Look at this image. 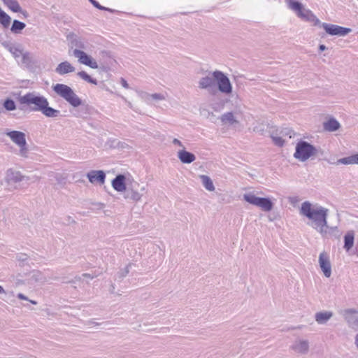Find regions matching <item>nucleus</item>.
<instances>
[{
    "label": "nucleus",
    "mask_w": 358,
    "mask_h": 358,
    "mask_svg": "<svg viewBox=\"0 0 358 358\" xmlns=\"http://www.w3.org/2000/svg\"><path fill=\"white\" fill-rule=\"evenodd\" d=\"M301 213L313 222L312 227L317 231L327 226L328 209L322 206L312 208L309 201H305L301 204Z\"/></svg>",
    "instance_id": "obj_1"
},
{
    "label": "nucleus",
    "mask_w": 358,
    "mask_h": 358,
    "mask_svg": "<svg viewBox=\"0 0 358 358\" xmlns=\"http://www.w3.org/2000/svg\"><path fill=\"white\" fill-rule=\"evenodd\" d=\"M286 2L288 8L303 20L311 22L314 26H320L322 23L310 10L305 8L301 2L296 0H286Z\"/></svg>",
    "instance_id": "obj_2"
},
{
    "label": "nucleus",
    "mask_w": 358,
    "mask_h": 358,
    "mask_svg": "<svg viewBox=\"0 0 358 358\" xmlns=\"http://www.w3.org/2000/svg\"><path fill=\"white\" fill-rule=\"evenodd\" d=\"M20 105L30 107L32 111H41L48 99L43 95L37 94L34 92H27L23 96H20L17 99Z\"/></svg>",
    "instance_id": "obj_3"
},
{
    "label": "nucleus",
    "mask_w": 358,
    "mask_h": 358,
    "mask_svg": "<svg viewBox=\"0 0 358 358\" xmlns=\"http://www.w3.org/2000/svg\"><path fill=\"white\" fill-rule=\"evenodd\" d=\"M54 92L67 101L71 106L76 108L82 104L81 99L68 85L64 84H56L53 86Z\"/></svg>",
    "instance_id": "obj_4"
},
{
    "label": "nucleus",
    "mask_w": 358,
    "mask_h": 358,
    "mask_svg": "<svg viewBox=\"0 0 358 358\" xmlns=\"http://www.w3.org/2000/svg\"><path fill=\"white\" fill-rule=\"evenodd\" d=\"M54 92L67 101L71 106L76 108L82 104L81 99L68 85L64 84H56L53 86Z\"/></svg>",
    "instance_id": "obj_5"
},
{
    "label": "nucleus",
    "mask_w": 358,
    "mask_h": 358,
    "mask_svg": "<svg viewBox=\"0 0 358 358\" xmlns=\"http://www.w3.org/2000/svg\"><path fill=\"white\" fill-rule=\"evenodd\" d=\"M316 152V148L307 141H300L296 143L294 157L301 162H305Z\"/></svg>",
    "instance_id": "obj_6"
},
{
    "label": "nucleus",
    "mask_w": 358,
    "mask_h": 358,
    "mask_svg": "<svg viewBox=\"0 0 358 358\" xmlns=\"http://www.w3.org/2000/svg\"><path fill=\"white\" fill-rule=\"evenodd\" d=\"M243 199L248 203L261 208L264 211L272 210L273 203L269 198L258 197L252 193L245 194Z\"/></svg>",
    "instance_id": "obj_7"
},
{
    "label": "nucleus",
    "mask_w": 358,
    "mask_h": 358,
    "mask_svg": "<svg viewBox=\"0 0 358 358\" xmlns=\"http://www.w3.org/2000/svg\"><path fill=\"white\" fill-rule=\"evenodd\" d=\"M212 76L215 78V82L217 85L220 92L225 94H229L232 92V85L229 78L221 71H214Z\"/></svg>",
    "instance_id": "obj_8"
},
{
    "label": "nucleus",
    "mask_w": 358,
    "mask_h": 358,
    "mask_svg": "<svg viewBox=\"0 0 358 358\" xmlns=\"http://www.w3.org/2000/svg\"><path fill=\"white\" fill-rule=\"evenodd\" d=\"M140 184L132 178H128V185L124 191V198L134 202L139 201L143 194L139 192Z\"/></svg>",
    "instance_id": "obj_9"
},
{
    "label": "nucleus",
    "mask_w": 358,
    "mask_h": 358,
    "mask_svg": "<svg viewBox=\"0 0 358 358\" xmlns=\"http://www.w3.org/2000/svg\"><path fill=\"white\" fill-rule=\"evenodd\" d=\"M331 36H345L351 32V29L339 25L322 22L320 25Z\"/></svg>",
    "instance_id": "obj_10"
},
{
    "label": "nucleus",
    "mask_w": 358,
    "mask_h": 358,
    "mask_svg": "<svg viewBox=\"0 0 358 358\" xmlns=\"http://www.w3.org/2000/svg\"><path fill=\"white\" fill-rule=\"evenodd\" d=\"M73 55L75 57L78 58V62L80 64L90 66L94 69H98L99 66L97 62L83 50L75 49L73 51Z\"/></svg>",
    "instance_id": "obj_11"
},
{
    "label": "nucleus",
    "mask_w": 358,
    "mask_h": 358,
    "mask_svg": "<svg viewBox=\"0 0 358 358\" xmlns=\"http://www.w3.org/2000/svg\"><path fill=\"white\" fill-rule=\"evenodd\" d=\"M198 87L201 90H208L211 94H214L215 92L216 83L213 76H212V72L200 78L198 83Z\"/></svg>",
    "instance_id": "obj_12"
},
{
    "label": "nucleus",
    "mask_w": 358,
    "mask_h": 358,
    "mask_svg": "<svg viewBox=\"0 0 358 358\" xmlns=\"http://www.w3.org/2000/svg\"><path fill=\"white\" fill-rule=\"evenodd\" d=\"M318 232L324 237L327 238H334L339 239L341 236V231L339 230L338 227H330L327 223V226L320 229Z\"/></svg>",
    "instance_id": "obj_13"
},
{
    "label": "nucleus",
    "mask_w": 358,
    "mask_h": 358,
    "mask_svg": "<svg viewBox=\"0 0 358 358\" xmlns=\"http://www.w3.org/2000/svg\"><path fill=\"white\" fill-rule=\"evenodd\" d=\"M113 188L117 192H124L128 185V178L123 174H118L112 180Z\"/></svg>",
    "instance_id": "obj_14"
},
{
    "label": "nucleus",
    "mask_w": 358,
    "mask_h": 358,
    "mask_svg": "<svg viewBox=\"0 0 358 358\" xmlns=\"http://www.w3.org/2000/svg\"><path fill=\"white\" fill-rule=\"evenodd\" d=\"M319 264L324 275L329 278L331 275V266L329 257L324 252L320 254Z\"/></svg>",
    "instance_id": "obj_15"
},
{
    "label": "nucleus",
    "mask_w": 358,
    "mask_h": 358,
    "mask_svg": "<svg viewBox=\"0 0 358 358\" xmlns=\"http://www.w3.org/2000/svg\"><path fill=\"white\" fill-rule=\"evenodd\" d=\"M1 45L12 54L15 59H17L22 55V49L20 45L13 43L10 41H1Z\"/></svg>",
    "instance_id": "obj_16"
},
{
    "label": "nucleus",
    "mask_w": 358,
    "mask_h": 358,
    "mask_svg": "<svg viewBox=\"0 0 358 358\" xmlns=\"http://www.w3.org/2000/svg\"><path fill=\"white\" fill-rule=\"evenodd\" d=\"M6 134L18 146H26L25 134L19 131H8Z\"/></svg>",
    "instance_id": "obj_17"
},
{
    "label": "nucleus",
    "mask_w": 358,
    "mask_h": 358,
    "mask_svg": "<svg viewBox=\"0 0 358 358\" xmlns=\"http://www.w3.org/2000/svg\"><path fill=\"white\" fill-rule=\"evenodd\" d=\"M87 178L91 183L103 184L106 180V173L101 170H92L87 173Z\"/></svg>",
    "instance_id": "obj_18"
},
{
    "label": "nucleus",
    "mask_w": 358,
    "mask_h": 358,
    "mask_svg": "<svg viewBox=\"0 0 358 358\" xmlns=\"http://www.w3.org/2000/svg\"><path fill=\"white\" fill-rule=\"evenodd\" d=\"M75 67L69 62L64 61L57 65L55 69V72L59 75H64L69 73L74 72Z\"/></svg>",
    "instance_id": "obj_19"
},
{
    "label": "nucleus",
    "mask_w": 358,
    "mask_h": 358,
    "mask_svg": "<svg viewBox=\"0 0 358 358\" xmlns=\"http://www.w3.org/2000/svg\"><path fill=\"white\" fill-rule=\"evenodd\" d=\"M292 348L297 353L305 354L308 351L309 343L306 340H297L292 345Z\"/></svg>",
    "instance_id": "obj_20"
},
{
    "label": "nucleus",
    "mask_w": 358,
    "mask_h": 358,
    "mask_svg": "<svg viewBox=\"0 0 358 358\" xmlns=\"http://www.w3.org/2000/svg\"><path fill=\"white\" fill-rule=\"evenodd\" d=\"M178 157L179 159L184 164H190L193 162L196 157L195 155L187 150H182L178 152Z\"/></svg>",
    "instance_id": "obj_21"
},
{
    "label": "nucleus",
    "mask_w": 358,
    "mask_h": 358,
    "mask_svg": "<svg viewBox=\"0 0 358 358\" xmlns=\"http://www.w3.org/2000/svg\"><path fill=\"white\" fill-rule=\"evenodd\" d=\"M340 123L334 117H331L327 122H324L323 124L324 129L325 131L330 132L337 131L340 128Z\"/></svg>",
    "instance_id": "obj_22"
},
{
    "label": "nucleus",
    "mask_w": 358,
    "mask_h": 358,
    "mask_svg": "<svg viewBox=\"0 0 358 358\" xmlns=\"http://www.w3.org/2000/svg\"><path fill=\"white\" fill-rule=\"evenodd\" d=\"M41 112L48 117H57L60 114L59 110L49 106L48 101H46Z\"/></svg>",
    "instance_id": "obj_23"
},
{
    "label": "nucleus",
    "mask_w": 358,
    "mask_h": 358,
    "mask_svg": "<svg viewBox=\"0 0 358 358\" xmlns=\"http://www.w3.org/2000/svg\"><path fill=\"white\" fill-rule=\"evenodd\" d=\"M355 233L353 231H348L344 236V249L349 251L354 245Z\"/></svg>",
    "instance_id": "obj_24"
},
{
    "label": "nucleus",
    "mask_w": 358,
    "mask_h": 358,
    "mask_svg": "<svg viewBox=\"0 0 358 358\" xmlns=\"http://www.w3.org/2000/svg\"><path fill=\"white\" fill-rule=\"evenodd\" d=\"M333 315L330 311L318 312L315 314V318L318 324H325Z\"/></svg>",
    "instance_id": "obj_25"
},
{
    "label": "nucleus",
    "mask_w": 358,
    "mask_h": 358,
    "mask_svg": "<svg viewBox=\"0 0 358 358\" xmlns=\"http://www.w3.org/2000/svg\"><path fill=\"white\" fill-rule=\"evenodd\" d=\"M25 27V23L18 20H14L10 27V31L14 34H20Z\"/></svg>",
    "instance_id": "obj_26"
},
{
    "label": "nucleus",
    "mask_w": 358,
    "mask_h": 358,
    "mask_svg": "<svg viewBox=\"0 0 358 358\" xmlns=\"http://www.w3.org/2000/svg\"><path fill=\"white\" fill-rule=\"evenodd\" d=\"M336 164H358V154L339 159Z\"/></svg>",
    "instance_id": "obj_27"
},
{
    "label": "nucleus",
    "mask_w": 358,
    "mask_h": 358,
    "mask_svg": "<svg viewBox=\"0 0 358 358\" xmlns=\"http://www.w3.org/2000/svg\"><path fill=\"white\" fill-rule=\"evenodd\" d=\"M26 177L22 176L20 172L8 170L7 172V178L9 181L17 182L23 181Z\"/></svg>",
    "instance_id": "obj_28"
},
{
    "label": "nucleus",
    "mask_w": 358,
    "mask_h": 358,
    "mask_svg": "<svg viewBox=\"0 0 358 358\" xmlns=\"http://www.w3.org/2000/svg\"><path fill=\"white\" fill-rule=\"evenodd\" d=\"M14 13H22V8L16 0H1Z\"/></svg>",
    "instance_id": "obj_29"
},
{
    "label": "nucleus",
    "mask_w": 358,
    "mask_h": 358,
    "mask_svg": "<svg viewBox=\"0 0 358 358\" xmlns=\"http://www.w3.org/2000/svg\"><path fill=\"white\" fill-rule=\"evenodd\" d=\"M72 45H74L76 48L80 50H86L87 48V41L85 39L76 36L71 41Z\"/></svg>",
    "instance_id": "obj_30"
},
{
    "label": "nucleus",
    "mask_w": 358,
    "mask_h": 358,
    "mask_svg": "<svg viewBox=\"0 0 358 358\" xmlns=\"http://www.w3.org/2000/svg\"><path fill=\"white\" fill-rule=\"evenodd\" d=\"M200 178L203 187L208 191L212 192L215 190L213 182L210 178L206 175L200 176Z\"/></svg>",
    "instance_id": "obj_31"
},
{
    "label": "nucleus",
    "mask_w": 358,
    "mask_h": 358,
    "mask_svg": "<svg viewBox=\"0 0 358 358\" xmlns=\"http://www.w3.org/2000/svg\"><path fill=\"white\" fill-rule=\"evenodd\" d=\"M220 120L222 122L229 123L231 125L238 122V121L234 117V113L232 112H227L224 113L221 116Z\"/></svg>",
    "instance_id": "obj_32"
},
{
    "label": "nucleus",
    "mask_w": 358,
    "mask_h": 358,
    "mask_svg": "<svg viewBox=\"0 0 358 358\" xmlns=\"http://www.w3.org/2000/svg\"><path fill=\"white\" fill-rule=\"evenodd\" d=\"M80 78L84 80L85 81L97 85V80L93 78H92L90 75H88L85 71H79L77 74Z\"/></svg>",
    "instance_id": "obj_33"
},
{
    "label": "nucleus",
    "mask_w": 358,
    "mask_h": 358,
    "mask_svg": "<svg viewBox=\"0 0 358 358\" xmlns=\"http://www.w3.org/2000/svg\"><path fill=\"white\" fill-rule=\"evenodd\" d=\"M131 266H132L131 264H129L124 268L119 271L116 274L115 278L121 280L123 278H124L129 273V270H130Z\"/></svg>",
    "instance_id": "obj_34"
},
{
    "label": "nucleus",
    "mask_w": 358,
    "mask_h": 358,
    "mask_svg": "<svg viewBox=\"0 0 358 358\" xmlns=\"http://www.w3.org/2000/svg\"><path fill=\"white\" fill-rule=\"evenodd\" d=\"M3 106L5 109L8 111H12L16 109V104L15 101L10 98H8L4 101Z\"/></svg>",
    "instance_id": "obj_35"
},
{
    "label": "nucleus",
    "mask_w": 358,
    "mask_h": 358,
    "mask_svg": "<svg viewBox=\"0 0 358 358\" xmlns=\"http://www.w3.org/2000/svg\"><path fill=\"white\" fill-rule=\"evenodd\" d=\"M20 57L22 64H29L31 63V56L29 52H22Z\"/></svg>",
    "instance_id": "obj_36"
},
{
    "label": "nucleus",
    "mask_w": 358,
    "mask_h": 358,
    "mask_svg": "<svg viewBox=\"0 0 358 358\" xmlns=\"http://www.w3.org/2000/svg\"><path fill=\"white\" fill-rule=\"evenodd\" d=\"M271 138L275 145L279 147L283 146L285 141L281 137L272 136Z\"/></svg>",
    "instance_id": "obj_37"
},
{
    "label": "nucleus",
    "mask_w": 358,
    "mask_h": 358,
    "mask_svg": "<svg viewBox=\"0 0 358 358\" xmlns=\"http://www.w3.org/2000/svg\"><path fill=\"white\" fill-rule=\"evenodd\" d=\"M150 97L154 100H164L165 99V96L162 94L155 93L150 95Z\"/></svg>",
    "instance_id": "obj_38"
},
{
    "label": "nucleus",
    "mask_w": 358,
    "mask_h": 358,
    "mask_svg": "<svg viewBox=\"0 0 358 358\" xmlns=\"http://www.w3.org/2000/svg\"><path fill=\"white\" fill-rule=\"evenodd\" d=\"M89 1L96 8L99 9V10H103V9H106L105 8V6H103L101 5H100V3L96 1V0H89Z\"/></svg>",
    "instance_id": "obj_39"
},
{
    "label": "nucleus",
    "mask_w": 358,
    "mask_h": 358,
    "mask_svg": "<svg viewBox=\"0 0 358 358\" xmlns=\"http://www.w3.org/2000/svg\"><path fill=\"white\" fill-rule=\"evenodd\" d=\"M17 259L19 262H24L28 259V256L26 254H19L17 256Z\"/></svg>",
    "instance_id": "obj_40"
},
{
    "label": "nucleus",
    "mask_w": 358,
    "mask_h": 358,
    "mask_svg": "<svg viewBox=\"0 0 358 358\" xmlns=\"http://www.w3.org/2000/svg\"><path fill=\"white\" fill-rule=\"evenodd\" d=\"M20 147V155L23 157L25 156L26 153H27V145L26 146H19Z\"/></svg>",
    "instance_id": "obj_41"
},
{
    "label": "nucleus",
    "mask_w": 358,
    "mask_h": 358,
    "mask_svg": "<svg viewBox=\"0 0 358 358\" xmlns=\"http://www.w3.org/2000/svg\"><path fill=\"white\" fill-rule=\"evenodd\" d=\"M173 143L174 145H178V146H180V147H183V145H182V142L180 141H179L178 139H177V138H174L173 140Z\"/></svg>",
    "instance_id": "obj_42"
},
{
    "label": "nucleus",
    "mask_w": 358,
    "mask_h": 358,
    "mask_svg": "<svg viewBox=\"0 0 358 358\" xmlns=\"http://www.w3.org/2000/svg\"><path fill=\"white\" fill-rule=\"evenodd\" d=\"M17 298L22 300H28L27 297L22 293L17 294Z\"/></svg>",
    "instance_id": "obj_43"
},
{
    "label": "nucleus",
    "mask_w": 358,
    "mask_h": 358,
    "mask_svg": "<svg viewBox=\"0 0 358 358\" xmlns=\"http://www.w3.org/2000/svg\"><path fill=\"white\" fill-rule=\"evenodd\" d=\"M122 85L124 87L128 88V84L125 80H124V79L122 80Z\"/></svg>",
    "instance_id": "obj_44"
},
{
    "label": "nucleus",
    "mask_w": 358,
    "mask_h": 358,
    "mask_svg": "<svg viewBox=\"0 0 358 358\" xmlns=\"http://www.w3.org/2000/svg\"><path fill=\"white\" fill-rule=\"evenodd\" d=\"M345 314L355 313V310L353 309H347L345 310Z\"/></svg>",
    "instance_id": "obj_45"
},
{
    "label": "nucleus",
    "mask_w": 358,
    "mask_h": 358,
    "mask_svg": "<svg viewBox=\"0 0 358 358\" xmlns=\"http://www.w3.org/2000/svg\"><path fill=\"white\" fill-rule=\"evenodd\" d=\"M106 9H103V10H106L110 13H115L117 12L115 10L111 9L110 8L105 7Z\"/></svg>",
    "instance_id": "obj_46"
},
{
    "label": "nucleus",
    "mask_w": 358,
    "mask_h": 358,
    "mask_svg": "<svg viewBox=\"0 0 358 358\" xmlns=\"http://www.w3.org/2000/svg\"><path fill=\"white\" fill-rule=\"evenodd\" d=\"M355 344L358 350V334L355 336Z\"/></svg>",
    "instance_id": "obj_47"
},
{
    "label": "nucleus",
    "mask_w": 358,
    "mask_h": 358,
    "mask_svg": "<svg viewBox=\"0 0 358 358\" xmlns=\"http://www.w3.org/2000/svg\"><path fill=\"white\" fill-rule=\"evenodd\" d=\"M326 48H327L326 46L324 45H323V44H321L319 46V50L320 51H324V50H326Z\"/></svg>",
    "instance_id": "obj_48"
},
{
    "label": "nucleus",
    "mask_w": 358,
    "mask_h": 358,
    "mask_svg": "<svg viewBox=\"0 0 358 358\" xmlns=\"http://www.w3.org/2000/svg\"><path fill=\"white\" fill-rule=\"evenodd\" d=\"M83 276L85 277V278H90L91 279H92L94 278V276H92L89 273H83Z\"/></svg>",
    "instance_id": "obj_49"
},
{
    "label": "nucleus",
    "mask_w": 358,
    "mask_h": 358,
    "mask_svg": "<svg viewBox=\"0 0 358 358\" xmlns=\"http://www.w3.org/2000/svg\"><path fill=\"white\" fill-rule=\"evenodd\" d=\"M5 293V290L1 285H0V294Z\"/></svg>",
    "instance_id": "obj_50"
},
{
    "label": "nucleus",
    "mask_w": 358,
    "mask_h": 358,
    "mask_svg": "<svg viewBox=\"0 0 358 358\" xmlns=\"http://www.w3.org/2000/svg\"><path fill=\"white\" fill-rule=\"evenodd\" d=\"M29 301L33 304H36V302L35 301L30 300Z\"/></svg>",
    "instance_id": "obj_51"
},
{
    "label": "nucleus",
    "mask_w": 358,
    "mask_h": 358,
    "mask_svg": "<svg viewBox=\"0 0 358 358\" xmlns=\"http://www.w3.org/2000/svg\"><path fill=\"white\" fill-rule=\"evenodd\" d=\"M144 189H145V188H144V187H141V191H143Z\"/></svg>",
    "instance_id": "obj_52"
},
{
    "label": "nucleus",
    "mask_w": 358,
    "mask_h": 358,
    "mask_svg": "<svg viewBox=\"0 0 358 358\" xmlns=\"http://www.w3.org/2000/svg\"><path fill=\"white\" fill-rule=\"evenodd\" d=\"M357 256H358V253H357Z\"/></svg>",
    "instance_id": "obj_53"
}]
</instances>
